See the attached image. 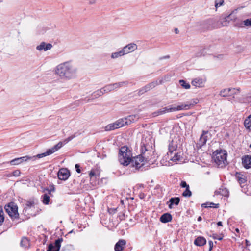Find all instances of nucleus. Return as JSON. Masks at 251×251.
I'll return each mask as SVG.
<instances>
[{
    "label": "nucleus",
    "instance_id": "nucleus-37",
    "mask_svg": "<svg viewBox=\"0 0 251 251\" xmlns=\"http://www.w3.org/2000/svg\"><path fill=\"white\" fill-rule=\"evenodd\" d=\"M104 93V91H103L102 89H100V90H98L97 91L94 92L92 94V96H93L94 98H97L102 95H103Z\"/></svg>",
    "mask_w": 251,
    "mask_h": 251
},
{
    "label": "nucleus",
    "instance_id": "nucleus-50",
    "mask_svg": "<svg viewBox=\"0 0 251 251\" xmlns=\"http://www.w3.org/2000/svg\"><path fill=\"white\" fill-rule=\"evenodd\" d=\"M75 168L76 169V171L77 173H80L81 172V170L80 169V166L79 164H75Z\"/></svg>",
    "mask_w": 251,
    "mask_h": 251
},
{
    "label": "nucleus",
    "instance_id": "nucleus-28",
    "mask_svg": "<svg viewBox=\"0 0 251 251\" xmlns=\"http://www.w3.org/2000/svg\"><path fill=\"white\" fill-rule=\"evenodd\" d=\"M29 245L30 242L27 238H22L20 242V245L22 247L26 249L29 247Z\"/></svg>",
    "mask_w": 251,
    "mask_h": 251
},
{
    "label": "nucleus",
    "instance_id": "nucleus-41",
    "mask_svg": "<svg viewBox=\"0 0 251 251\" xmlns=\"http://www.w3.org/2000/svg\"><path fill=\"white\" fill-rule=\"evenodd\" d=\"M182 196L184 197H190L192 196V192L190 190L189 187L186 188L185 190L182 193Z\"/></svg>",
    "mask_w": 251,
    "mask_h": 251
},
{
    "label": "nucleus",
    "instance_id": "nucleus-60",
    "mask_svg": "<svg viewBox=\"0 0 251 251\" xmlns=\"http://www.w3.org/2000/svg\"><path fill=\"white\" fill-rule=\"evenodd\" d=\"M175 32H176V33H178V29L176 28V29H175Z\"/></svg>",
    "mask_w": 251,
    "mask_h": 251
},
{
    "label": "nucleus",
    "instance_id": "nucleus-19",
    "mask_svg": "<svg viewBox=\"0 0 251 251\" xmlns=\"http://www.w3.org/2000/svg\"><path fill=\"white\" fill-rule=\"evenodd\" d=\"M180 202V198L179 197H173L170 199L169 201L167 202L168 207L172 209L173 208V205H178Z\"/></svg>",
    "mask_w": 251,
    "mask_h": 251
},
{
    "label": "nucleus",
    "instance_id": "nucleus-38",
    "mask_svg": "<svg viewBox=\"0 0 251 251\" xmlns=\"http://www.w3.org/2000/svg\"><path fill=\"white\" fill-rule=\"evenodd\" d=\"M202 207H204L205 208H208V207H213V208H218L219 207V204H215L213 202L211 203H205L202 204Z\"/></svg>",
    "mask_w": 251,
    "mask_h": 251
},
{
    "label": "nucleus",
    "instance_id": "nucleus-42",
    "mask_svg": "<svg viewBox=\"0 0 251 251\" xmlns=\"http://www.w3.org/2000/svg\"><path fill=\"white\" fill-rule=\"evenodd\" d=\"M229 90L228 88L224 89L220 92L219 95L222 97L229 96Z\"/></svg>",
    "mask_w": 251,
    "mask_h": 251
},
{
    "label": "nucleus",
    "instance_id": "nucleus-55",
    "mask_svg": "<svg viewBox=\"0 0 251 251\" xmlns=\"http://www.w3.org/2000/svg\"><path fill=\"white\" fill-rule=\"evenodd\" d=\"M169 58H170V56L169 55H166V56H164L163 57H160L159 58V60L169 59Z\"/></svg>",
    "mask_w": 251,
    "mask_h": 251
},
{
    "label": "nucleus",
    "instance_id": "nucleus-22",
    "mask_svg": "<svg viewBox=\"0 0 251 251\" xmlns=\"http://www.w3.org/2000/svg\"><path fill=\"white\" fill-rule=\"evenodd\" d=\"M172 219V215L168 213L163 214L160 218V221L163 223H166L170 222Z\"/></svg>",
    "mask_w": 251,
    "mask_h": 251
},
{
    "label": "nucleus",
    "instance_id": "nucleus-30",
    "mask_svg": "<svg viewBox=\"0 0 251 251\" xmlns=\"http://www.w3.org/2000/svg\"><path fill=\"white\" fill-rule=\"evenodd\" d=\"M219 193L224 197H228L229 192L226 188H220L218 191Z\"/></svg>",
    "mask_w": 251,
    "mask_h": 251
},
{
    "label": "nucleus",
    "instance_id": "nucleus-10",
    "mask_svg": "<svg viewBox=\"0 0 251 251\" xmlns=\"http://www.w3.org/2000/svg\"><path fill=\"white\" fill-rule=\"evenodd\" d=\"M206 82V79L204 78L197 77L194 78L191 82L193 86L196 87H203Z\"/></svg>",
    "mask_w": 251,
    "mask_h": 251
},
{
    "label": "nucleus",
    "instance_id": "nucleus-62",
    "mask_svg": "<svg viewBox=\"0 0 251 251\" xmlns=\"http://www.w3.org/2000/svg\"><path fill=\"white\" fill-rule=\"evenodd\" d=\"M218 239H219V240H221L222 239V237H220V238H218Z\"/></svg>",
    "mask_w": 251,
    "mask_h": 251
},
{
    "label": "nucleus",
    "instance_id": "nucleus-57",
    "mask_svg": "<svg viewBox=\"0 0 251 251\" xmlns=\"http://www.w3.org/2000/svg\"><path fill=\"white\" fill-rule=\"evenodd\" d=\"M246 243L247 246H249L250 245L249 241L246 240Z\"/></svg>",
    "mask_w": 251,
    "mask_h": 251
},
{
    "label": "nucleus",
    "instance_id": "nucleus-3",
    "mask_svg": "<svg viewBox=\"0 0 251 251\" xmlns=\"http://www.w3.org/2000/svg\"><path fill=\"white\" fill-rule=\"evenodd\" d=\"M75 137V135H71L68 138L64 140L63 141H60L58 144L52 147L51 148L47 150V151L43 153L37 155L36 157L38 158H41L47 155H50L53 153L55 152L59 149H60L64 145L67 144L69 141H71Z\"/></svg>",
    "mask_w": 251,
    "mask_h": 251
},
{
    "label": "nucleus",
    "instance_id": "nucleus-44",
    "mask_svg": "<svg viewBox=\"0 0 251 251\" xmlns=\"http://www.w3.org/2000/svg\"><path fill=\"white\" fill-rule=\"evenodd\" d=\"M224 0H215V6L217 9L218 7L222 5L224 3Z\"/></svg>",
    "mask_w": 251,
    "mask_h": 251
},
{
    "label": "nucleus",
    "instance_id": "nucleus-6",
    "mask_svg": "<svg viewBox=\"0 0 251 251\" xmlns=\"http://www.w3.org/2000/svg\"><path fill=\"white\" fill-rule=\"evenodd\" d=\"M144 158L142 155H138L131 158L130 163L135 170H138L144 164Z\"/></svg>",
    "mask_w": 251,
    "mask_h": 251
},
{
    "label": "nucleus",
    "instance_id": "nucleus-49",
    "mask_svg": "<svg viewBox=\"0 0 251 251\" xmlns=\"http://www.w3.org/2000/svg\"><path fill=\"white\" fill-rule=\"evenodd\" d=\"M179 155L178 156L177 154H176L172 158V160L173 161H177L179 160Z\"/></svg>",
    "mask_w": 251,
    "mask_h": 251
},
{
    "label": "nucleus",
    "instance_id": "nucleus-16",
    "mask_svg": "<svg viewBox=\"0 0 251 251\" xmlns=\"http://www.w3.org/2000/svg\"><path fill=\"white\" fill-rule=\"evenodd\" d=\"M52 46L51 44L48 43L46 44L44 42H42L39 45L36 47V50L39 51H47L48 50H50Z\"/></svg>",
    "mask_w": 251,
    "mask_h": 251
},
{
    "label": "nucleus",
    "instance_id": "nucleus-53",
    "mask_svg": "<svg viewBox=\"0 0 251 251\" xmlns=\"http://www.w3.org/2000/svg\"><path fill=\"white\" fill-rule=\"evenodd\" d=\"M147 92V91H145V87H143L142 88H141L139 91V93L140 94H143V93H144L145 92Z\"/></svg>",
    "mask_w": 251,
    "mask_h": 251
},
{
    "label": "nucleus",
    "instance_id": "nucleus-54",
    "mask_svg": "<svg viewBox=\"0 0 251 251\" xmlns=\"http://www.w3.org/2000/svg\"><path fill=\"white\" fill-rule=\"evenodd\" d=\"M46 190L48 192L49 194L50 195L51 192L54 191L55 189H54V188L53 187V188L50 189H47Z\"/></svg>",
    "mask_w": 251,
    "mask_h": 251
},
{
    "label": "nucleus",
    "instance_id": "nucleus-20",
    "mask_svg": "<svg viewBox=\"0 0 251 251\" xmlns=\"http://www.w3.org/2000/svg\"><path fill=\"white\" fill-rule=\"evenodd\" d=\"M38 201L36 199H30L28 201H26V202L25 203V207L24 209V211H26L28 209V208H31L34 207L35 205L38 204Z\"/></svg>",
    "mask_w": 251,
    "mask_h": 251
},
{
    "label": "nucleus",
    "instance_id": "nucleus-5",
    "mask_svg": "<svg viewBox=\"0 0 251 251\" xmlns=\"http://www.w3.org/2000/svg\"><path fill=\"white\" fill-rule=\"evenodd\" d=\"M226 153L225 151H220L217 152L214 159L215 162L218 165L222 167L225 165V162L226 161Z\"/></svg>",
    "mask_w": 251,
    "mask_h": 251
},
{
    "label": "nucleus",
    "instance_id": "nucleus-11",
    "mask_svg": "<svg viewBox=\"0 0 251 251\" xmlns=\"http://www.w3.org/2000/svg\"><path fill=\"white\" fill-rule=\"evenodd\" d=\"M208 132V131H202V134L201 135L200 139L197 144V146H198L200 148H201L206 144L207 141V137L205 135L207 134Z\"/></svg>",
    "mask_w": 251,
    "mask_h": 251
},
{
    "label": "nucleus",
    "instance_id": "nucleus-12",
    "mask_svg": "<svg viewBox=\"0 0 251 251\" xmlns=\"http://www.w3.org/2000/svg\"><path fill=\"white\" fill-rule=\"evenodd\" d=\"M137 49V45L134 43H130L125 46L122 50H124L125 54L133 52Z\"/></svg>",
    "mask_w": 251,
    "mask_h": 251
},
{
    "label": "nucleus",
    "instance_id": "nucleus-45",
    "mask_svg": "<svg viewBox=\"0 0 251 251\" xmlns=\"http://www.w3.org/2000/svg\"><path fill=\"white\" fill-rule=\"evenodd\" d=\"M56 249L54 245L51 243L49 245L47 251H55Z\"/></svg>",
    "mask_w": 251,
    "mask_h": 251
},
{
    "label": "nucleus",
    "instance_id": "nucleus-43",
    "mask_svg": "<svg viewBox=\"0 0 251 251\" xmlns=\"http://www.w3.org/2000/svg\"><path fill=\"white\" fill-rule=\"evenodd\" d=\"M4 212L2 207L0 206V225H1L4 220Z\"/></svg>",
    "mask_w": 251,
    "mask_h": 251
},
{
    "label": "nucleus",
    "instance_id": "nucleus-23",
    "mask_svg": "<svg viewBox=\"0 0 251 251\" xmlns=\"http://www.w3.org/2000/svg\"><path fill=\"white\" fill-rule=\"evenodd\" d=\"M206 243V239L201 236L197 237L194 241V244L197 246H202Z\"/></svg>",
    "mask_w": 251,
    "mask_h": 251
},
{
    "label": "nucleus",
    "instance_id": "nucleus-33",
    "mask_svg": "<svg viewBox=\"0 0 251 251\" xmlns=\"http://www.w3.org/2000/svg\"><path fill=\"white\" fill-rule=\"evenodd\" d=\"M42 201L43 204L45 205H48L50 202V196L47 194H44L42 196Z\"/></svg>",
    "mask_w": 251,
    "mask_h": 251
},
{
    "label": "nucleus",
    "instance_id": "nucleus-4",
    "mask_svg": "<svg viewBox=\"0 0 251 251\" xmlns=\"http://www.w3.org/2000/svg\"><path fill=\"white\" fill-rule=\"evenodd\" d=\"M5 211L13 219H18L19 218V214L18 212V206L16 203L11 202L5 205L4 207Z\"/></svg>",
    "mask_w": 251,
    "mask_h": 251
},
{
    "label": "nucleus",
    "instance_id": "nucleus-24",
    "mask_svg": "<svg viewBox=\"0 0 251 251\" xmlns=\"http://www.w3.org/2000/svg\"><path fill=\"white\" fill-rule=\"evenodd\" d=\"M177 148V144L176 140H172L169 143L168 146V149L169 152L172 153L174 151L176 150Z\"/></svg>",
    "mask_w": 251,
    "mask_h": 251
},
{
    "label": "nucleus",
    "instance_id": "nucleus-9",
    "mask_svg": "<svg viewBox=\"0 0 251 251\" xmlns=\"http://www.w3.org/2000/svg\"><path fill=\"white\" fill-rule=\"evenodd\" d=\"M70 176V172L67 168L60 169L57 174L58 178L62 180H67Z\"/></svg>",
    "mask_w": 251,
    "mask_h": 251
},
{
    "label": "nucleus",
    "instance_id": "nucleus-47",
    "mask_svg": "<svg viewBox=\"0 0 251 251\" xmlns=\"http://www.w3.org/2000/svg\"><path fill=\"white\" fill-rule=\"evenodd\" d=\"M21 172L20 170H16L12 172V175L14 176H19L20 175Z\"/></svg>",
    "mask_w": 251,
    "mask_h": 251
},
{
    "label": "nucleus",
    "instance_id": "nucleus-61",
    "mask_svg": "<svg viewBox=\"0 0 251 251\" xmlns=\"http://www.w3.org/2000/svg\"><path fill=\"white\" fill-rule=\"evenodd\" d=\"M90 99H88L87 100V102H89V101H90Z\"/></svg>",
    "mask_w": 251,
    "mask_h": 251
},
{
    "label": "nucleus",
    "instance_id": "nucleus-48",
    "mask_svg": "<svg viewBox=\"0 0 251 251\" xmlns=\"http://www.w3.org/2000/svg\"><path fill=\"white\" fill-rule=\"evenodd\" d=\"M180 185L182 188H187V187H189V185H188L184 181H182Z\"/></svg>",
    "mask_w": 251,
    "mask_h": 251
},
{
    "label": "nucleus",
    "instance_id": "nucleus-29",
    "mask_svg": "<svg viewBox=\"0 0 251 251\" xmlns=\"http://www.w3.org/2000/svg\"><path fill=\"white\" fill-rule=\"evenodd\" d=\"M125 55V53L124 52V50H123L122 49L118 52H115L114 53H112L111 55V57L112 59H116L119 57L122 56L123 55Z\"/></svg>",
    "mask_w": 251,
    "mask_h": 251
},
{
    "label": "nucleus",
    "instance_id": "nucleus-15",
    "mask_svg": "<svg viewBox=\"0 0 251 251\" xmlns=\"http://www.w3.org/2000/svg\"><path fill=\"white\" fill-rule=\"evenodd\" d=\"M243 166L247 169L251 168V155H245L242 158Z\"/></svg>",
    "mask_w": 251,
    "mask_h": 251
},
{
    "label": "nucleus",
    "instance_id": "nucleus-32",
    "mask_svg": "<svg viewBox=\"0 0 251 251\" xmlns=\"http://www.w3.org/2000/svg\"><path fill=\"white\" fill-rule=\"evenodd\" d=\"M125 123V121L124 120V118L120 119L115 122V123L118 128L126 125Z\"/></svg>",
    "mask_w": 251,
    "mask_h": 251
},
{
    "label": "nucleus",
    "instance_id": "nucleus-52",
    "mask_svg": "<svg viewBox=\"0 0 251 251\" xmlns=\"http://www.w3.org/2000/svg\"><path fill=\"white\" fill-rule=\"evenodd\" d=\"M89 175L90 177L92 178L93 176H95V173L93 170H91L90 172Z\"/></svg>",
    "mask_w": 251,
    "mask_h": 251
},
{
    "label": "nucleus",
    "instance_id": "nucleus-58",
    "mask_svg": "<svg viewBox=\"0 0 251 251\" xmlns=\"http://www.w3.org/2000/svg\"><path fill=\"white\" fill-rule=\"evenodd\" d=\"M13 175H12V174H9L8 175H7V176L8 177H11Z\"/></svg>",
    "mask_w": 251,
    "mask_h": 251
},
{
    "label": "nucleus",
    "instance_id": "nucleus-31",
    "mask_svg": "<svg viewBox=\"0 0 251 251\" xmlns=\"http://www.w3.org/2000/svg\"><path fill=\"white\" fill-rule=\"evenodd\" d=\"M245 26H251V18L245 20L239 25L240 27H244Z\"/></svg>",
    "mask_w": 251,
    "mask_h": 251
},
{
    "label": "nucleus",
    "instance_id": "nucleus-63",
    "mask_svg": "<svg viewBox=\"0 0 251 251\" xmlns=\"http://www.w3.org/2000/svg\"><path fill=\"white\" fill-rule=\"evenodd\" d=\"M236 231L237 232H239V229H236Z\"/></svg>",
    "mask_w": 251,
    "mask_h": 251
},
{
    "label": "nucleus",
    "instance_id": "nucleus-51",
    "mask_svg": "<svg viewBox=\"0 0 251 251\" xmlns=\"http://www.w3.org/2000/svg\"><path fill=\"white\" fill-rule=\"evenodd\" d=\"M208 244H209V251H211V250L212 249V248H213V243L212 241H208Z\"/></svg>",
    "mask_w": 251,
    "mask_h": 251
},
{
    "label": "nucleus",
    "instance_id": "nucleus-39",
    "mask_svg": "<svg viewBox=\"0 0 251 251\" xmlns=\"http://www.w3.org/2000/svg\"><path fill=\"white\" fill-rule=\"evenodd\" d=\"M141 153L142 156L144 155L143 157L146 158L147 159L149 158V156L146 154V152L148 151V149L147 148V146L144 145V146L141 147Z\"/></svg>",
    "mask_w": 251,
    "mask_h": 251
},
{
    "label": "nucleus",
    "instance_id": "nucleus-46",
    "mask_svg": "<svg viewBox=\"0 0 251 251\" xmlns=\"http://www.w3.org/2000/svg\"><path fill=\"white\" fill-rule=\"evenodd\" d=\"M198 100L197 99H193L191 101L188 102L189 104H190V108L198 103Z\"/></svg>",
    "mask_w": 251,
    "mask_h": 251
},
{
    "label": "nucleus",
    "instance_id": "nucleus-25",
    "mask_svg": "<svg viewBox=\"0 0 251 251\" xmlns=\"http://www.w3.org/2000/svg\"><path fill=\"white\" fill-rule=\"evenodd\" d=\"M189 109H190V104H189L187 102L186 104H181L177 106V107L174 106V109H173L174 111H176L183 110H188Z\"/></svg>",
    "mask_w": 251,
    "mask_h": 251
},
{
    "label": "nucleus",
    "instance_id": "nucleus-2",
    "mask_svg": "<svg viewBox=\"0 0 251 251\" xmlns=\"http://www.w3.org/2000/svg\"><path fill=\"white\" fill-rule=\"evenodd\" d=\"M118 157L121 164L127 166L131 160V152L130 151H128L127 147L123 146L119 150Z\"/></svg>",
    "mask_w": 251,
    "mask_h": 251
},
{
    "label": "nucleus",
    "instance_id": "nucleus-7",
    "mask_svg": "<svg viewBox=\"0 0 251 251\" xmlns=\"http://www.w3.org/2000/svg\"><path fill=\"white\" fill-rule=\"evenodd\" d=\"M126 82H121L118 83H115L114 84H109L106 85L104 87L102 88L104 93H108L111 91L114 90L119 87L123 86L124 84H127Z\"/></svg>",
    "mask_w": 251,
    "mask_h": 251
},
{
    "label": "nucleus",
    "instance_id": "nucleus-27",
    "mask_svg": "<svg viewBox=\"0 0 251 251\" xmlns=\"http://www.w3.org/2000/svg\"><path fill=\"white\" fill-rule=\"evenodd\" d=\"M244 126L249 131H251V114L244 121Z\"/></svg>",
    "mask_w": 251,
    "mask_h": 251
},
{
    "label": "nucleus",
    "instance_id": "nucleus-36",
    "mask_svg": "<svg viewBox=\"0 0 251 251\" xmlns=\"http://www.w3.org/2000/svg\"><path fill=\"white\" fill-rule=\"evenodd\" d=\"M158 84L157 82H152L147 85L145 87V91H148L153 88L155 87Z\"/></svg>",
    "mask_w": 251,
    "mask_h": 251
},
{
    "label": "nucleus",
    "instance_id": "nucleus-59",
    "mask_svg": "<svg viewBox=\"0 0 251 251\" xmlns=\"http://www.w3.org/2000/svg\"><path fill=\"white\" fill-rule=\"evenodd\" d=\"M201 217H199L198 218V221H201Z\"/></svg>",
    "mask_w": 251,
    "mask_h": 251
},
{
    "label": "nucleus",
    "instance_id": "nucleus-35",
    "mask_svg": "<svg viewBox=\"0 0 251 251\" xmlns=\"http://www.w3.org/2000/svg\"><path fill=\"white\" fill-rule=\"evenodd\" d=\"M63 241V239L62 238H58V239L56 240L54 243V247L56 248L55 251H59L60 247H61V244L62 242Z\"/></svg>",
    "mask_w": 251,
    "mask_h": 251
},
{
    "label": "nucleus",
    "instance_id": "nucleus-14",
    "mask_svg": "<svg viewBox=\"0 0 251 251\" xmlns=\"http://www.w3.org/2000/svg\"><path fill=\"white\" fill-rule=\"evenodd\" d=\"M31 158V157L25 156L22 157L17 158L10 161V163L11 165H17L21 164L23 161H27Z\"/></svg>",
    "mask_w": 251,
    "mask_h": 251
},
{
    "label": "nucleus",
    "instance_id": "nucleus-8",
    "mask_svg": "<svg viewBox=\"0 0 251 251\" xmlns=\"http://www.w3.org/2000/svg\"><path fill=\"white\" fill-rule=\"evenodd\" d=\"M236 19V16L231 13L226 16L221 18L219 22L220 26H227L230 20L235 21Z\"/></svg>",
    "mask_w": 251,
    "mask_h": 251
},
{
    "label": "nucleus",
    "instance_id": "nucleus-56",
    "mask_svg": "<svg viewBox=\"0 0 251 251\" xmlns=\"http://www.w3.org/2000/svg\"><path fill=\"white\" fill-rule=\"evenodd\" d=\"M217 225L218 226H222V222L221 221H219L217 223Z\"/></svg>",
    "mask_w": 251,
    "mask_h": 251
},
{
    "label": "nucleus",
    "instance_id": "nucleus-40",
    "mask_svg": "<svg viewBox=\"0 0 251 251\" xmlns=\"http://www.w3.org/2000/svg\"><path fill=\"white\" fill-rule=\"evenodd\" d=\"M179 82L181 86L185 89H188L190 88V85L184 80H180Z\"/></svg>",
    "mask_w": 251,
    "mask_h": 251
},
{
    "label": "nucleus",
    "instance_id": "nucleus-21",
    "mask_svg": "<svg viewBox=\"0 0 251 251\" xmlns=\"http://www.w3.org/2000/svg\"><path fill=\"white\" fill-rule=\"evenodd\" d=\"M235 177L240 184L245 183L247 181L246 176L240 172H237L235 174Z\"/></svg>",
    "mask_w": 251,
    "mask_h": 251
},
{
    "label": "nucleus",
    "instance_id": "nucleus-13",
    "mask_svg": "<svg viewBox=\"0 0 251 251\" xmlns=\"http://www.w3.org/2000/svg\"><path fill=\"white\" fill-rule=\"evenodd\" d=\"M173 109H174V106L172 105H170L168 107H165L157 110L156 112L154 113V116H158L159 115L164 114L166 113L174 112V110Z\"/></svg>",
    "mask_w": 251,
    "mask_h": 251
},
{
    "label": "nucleus",
    "instance_id": "nucleus-1",
    "mask_svg": "<svg viewBox=\"0 0 251 251\" xmlns=\"http://www.w3.org/2000/svg\"><path fill=\"white\" fill-rule=\"evenodd\" d=\"M77 68L70 62L61 63L55 68V73L61 78L70 80L76 76Z\"/></svg>",
    "mask_w": 251,
    "mask_h": 251
},
{
    "label": "nucleus",
    "instance_id": "nucleus-26",
    "mask_svg": "<svg viewBox=\"0 0 251 251\" xmlns=\"http://www.w3.org/2000/svg\"><path fill=\"white\" fill-rule=\"evenodd\" d=\"M229 90V96H232L233 98H235V95L239 94L240 92V88H228Z\"/></svg>",
    "mask_w": 251,
    "mask_h": 251
},
{
    "label": "nucleus",
    "instance_id": "nucleus-64",
    "mask_svg": "<svg viewBox=\"0 0 251 251\" xmlns=\"http://www.w3.org/2000/svg\"><path fill=\"white\" fill-rule=\"evenodd\" d=\"M250 148H251V145H250Z\"/></svg>",
    "mask_w": 251,
    "mask_h": 251
},
{
    "label": "nucleus",
    "instance_id": "nucleus-34",
    "mask_svg": "<svg viewBox=\"0 0 251 251\" xmlns=\"http://www.w3.org/2000/svg\"><path fill=\"white\" fill-rule=\"evenodd\" d=\"M118 128L117 127V126L116 125V124L115 123V122L107 125L105 127V130L106 131H110V130H114V129H118Z\"/></svg>",
    "mask_w": 251,
    "mask_h": 251
},
{
    "label": "nucleus",
    "instance_id": "nucleus-17",
    "mask_svg": "<svg viewBox=\"0 0 251 251\" xmlns=\"http://www.w3.org/2000/svg\"><path fill=\"white\" fill-rule=\"evenodd\" d=\"M139 118V116L138 115H131L127 116V117L124 118L125 121V124L126 125H128L136 121Z\"/></svg>",
    "mask_w": 251,
    "mask_h": 251
},
{
    "label": "nucleus",
    "instance_id": "nucleus-18",
    "mask_svg": "<svg viewBox=\"0 0 251 251\" xmlns=\"http://www.w3.org/2000/svg\"><path fill=\"white\" fill-rule=\"evenodd\" d=\"M126 244V241L125 240L121 239L116 243L114 247L115 251H122Z\"/></svg>",
    "mask_w": 251,
    "mask_h": 251
}]
</instances>
